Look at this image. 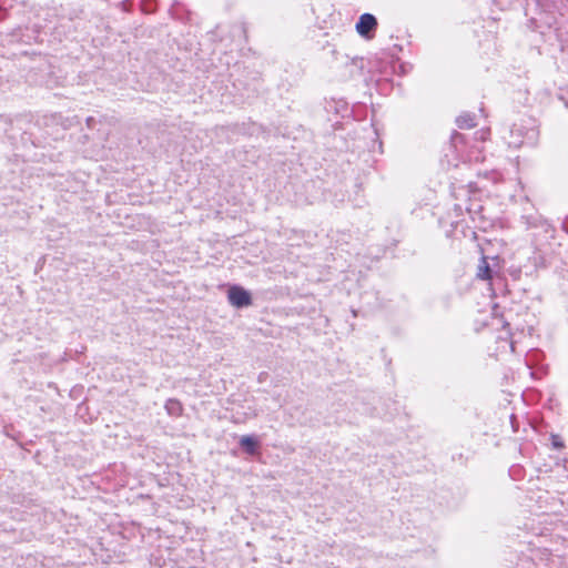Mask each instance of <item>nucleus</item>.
I'll list each match as a JSON object with an SVG mask.
<instances>
[{"label":"nucleus","instance_id":"obj_1","mask_svg":"<svg viewBox=\"0 0 568 568\" xmlns=\"http://www.w3.org/2000/svg\"><path fill=\"white\" fill-rule=\"evenodd\" d=\"M537 138L538 129L536 120L527 118L513 124L507 143L513 148H520L526 144L532 145L537 141Z\"/></svg>","mask_w":568,"mask_h":568},{"label":"nucleus","instance_id":"obj_5","mask_svg":"<svg viewBox=\"0 0 568 568\" xmlns=\"http://www.w3.org/2000/svg\"><path fill=\"white\" fill-rule=\"evenodd\" d=\"M241 447L250 455H254L257 452L258 442L253 436H243L240 439Z\"/></svg>","mask_w":568,"mask_h":568},{"label":"nucleus","instance_id":"obj_7","mask_svg":"<svg viewBox=\"0 0 568 568\" xmlns=\"http://www.w3.org/2000/svg\"><path fill=\"white\" fill-rule=\"evenodd\" d=\"M477 276L480 280H490L491 278V272H490V268H489L486 257H483L480 261V264L478 266Z\"/></svg>","mask_w":568,"mask_h":568},{"label":"nucleus","instance_id":"obj_11","mask_svg":"<svg viewBox=\"0 0 568 568\" xmlns=\"http://www.w3.org/2000/svg\"><path fill=\"white\" fill-rule=\"evenodd\" d=\"M485 178H490L494 182H497L501 179V175L498 172L485 173Z\"/></svg>","mask_w":568,"mask_h":568},{"label":"nucleus","instance_id":"obj_2","mask_svg":"<svg viewBox=\"0 0 568 568\" xmlns=\"http://www.w3.org/2000/svg\"><path fill=\"white\" fill-rule=\"evenodd\" d=\"M229 302L235 307H244L252 304L251 295L241 286H232L227 292Z\"/></svg>","mask_w":568,"mask_h":568},{"label":"nucleus","instance_id":"obj_6","mask_svg":"<svg viewBox=\"0 0 568 568\" xmlns=\"http://www.w3.org/2000/svg\"><path fill=\"white\" fill-rule=\"evenodd\" d=\"M165 409L171 416H180L182 414V404L176 399H168L165 403Z\"/></svg>","mask_w":568,"mask_h":568},{"label":"nucleus","instance_id":"obj_8","mask_svg":"<svg viewBox=\"0 0 568 568\" xmlns=\"http://www.w3.org/2000/svg\"><path fill=\"white\" fill-rule=\"evenodd\" d=\"M456 122L460 129H470L475 125L474 116L468 113L459 115Z\"/></svg>","mask_w":568,"mask_h":568},{"label":"nucleus","instance_id":"obj_14","mask_svg":"<svg viewBox=\"0 0 568 568\" xmlns=\"http://www.w3.org/2000/svg\"><path fill=\"white\" fill-rule=\"evenodd\" d=\"M447 166H457V163H454L449 159H447Z\"/></svg>","mask_w":568,"mask_h":568},{"label":"nucleus","instance_id":"obj_9","mask_svg":"<svg viewBox=\"0 0 568 568\" xmlns=\"http://www.w3.org/2000/svg\"><path fill=\"white\" fill-rule=\"evenodd\" d=\"M464 144V136L462 134H458V133H455L453 136H452V145L457 149L458 145H462Z\"/></svg>","mask_w":568,"mask_h":568},{"label":"nucleus","instance_id":"obj_10","mask_svg":"<svg viewBox=\"0 0 568 568\" xmlns=\"http://www.w3.org/2000/svg\"><path fill=\"white\" fill-rule=\"evenodd\" d=\"M476 139L480 141H485L489 136V130L488 129H481L478 132L475 133Z\"/></svg>","mask_w":568,"mask_h":568},{"label":"nucleus","instance_id":"obj_13","mask_svg":"<svg viewBox=\"0 0 568 568\" xmlns=\"http://www.w3.org/2000/svg\"><path fill=\"white\" fill-rule=\"evenodd\" d=\"M552 444L555 447H561L562 444L558 440L557 436H552Z\"/></svg>","mask_w":568,"mask_h":568},{"label":"nucleus","instance_id":"obj_12","mask_svg":"<svg viewBox=\"0 0 568 568\" xmlns=\"http://www.w3.org/2000/svg\"><path fill=\"white\" fill-rule=\"evenodd\" d=\"M468 161H475V162H479V161H483L484 159L478 154H473V152H470L468 155H467V159Z\"/></svg>","mask_w":568,"mask_h":568},{"label":"nucleus","instance_id":"obj_4","mask_svg":"<svg viewBox=\"0 0 568 568\" xmlns=\"http://www.w3.org/2000/svg\"><path fill=\"white\" fill-rule=\"evenodd\" d=\"M501 326L503 327V332L500 333V335L498 336V342L503 344V348H506L507 345H509V347L511 349H514V344L513 342H509V331L507 329L506 327V324L505 322L503 321V318L500 317H494L491 323H490V326L493 327H497V326Z\"/></svg>","mask_w":568,"mask_h":568},{"label":"nucleus","instance_id":"obj_3","mask_svg":"<svg viewBox=\"0 0 568 568\" xmlns=\"http://www.w3.org/2000/svg\"><path fill=\"white\" fill-rule=\"evenodd\" d=\"M377 21L371 13H364L356 23V31L363 37H369V33L376 28Z\"/></svg>","mask_w":568,"mask_h":568}]
</instances>
